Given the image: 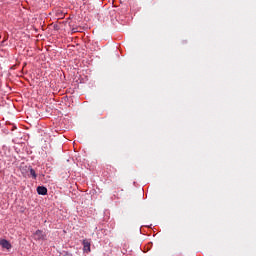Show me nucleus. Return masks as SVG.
<instances>
[{"label":"nucleus","instance_id":"obj_1","mask_svg":"<svg viewBox=\"0 0 256 256\" xmlns=\"http://www.w3.org/2000/svg\"><path fill=\"white\" fill-rule=\"evenodd\" d=\"M34 239L36 241H47V234H45L43 230H37L34 233Z\"/></svg>","mask_w":256,"mask_h":256},{"label":"nucleus","instance_id":"obj_2","mask_svg":"<svg viewBox=\"0 0 256 256\" xmlns=\"http://www.w3.org/2000/svg\"><path fill=\"white\" fill-rule=\"evenodd\" d=\"M83 247L85 253H90L91 252V241L88 239L83 240Z\"/></svg>","mask_w":256,"mask_h":256},{"label":"nucleus","instance_id":"obj_3","mask_svg":"<svg viewBox=\"0 0 256 256\" xmlns=\"http://www.w3.org/2000/svg\"><path fill=\"white\" fill-rule=\"evenodd\" d=\"M0 245L3 249H11V243L9 241H7L6 239H2L0 240Z\"/></svg>","mask_w":256,"mask_h":256},{"label":"nucleus","instance_id":"obj_4","mask_svg":"<svg viewBox=\"0 0 256 256\" xmlns=\"http://www.w3.org/2000/svg\"><path fill=\"white\" fill-rule=\"evenodd\" d=\"M37 193L38 195H45L47 193V188L44 186H38Z\"/></svg>","mask_w":256,"mask_h":256},{"label":"nucleus","instance_id":"obj_5","mask_svg":"<svg viewBox=\"0 0 256 256\" xmlns=\"http://www.w3.org/2000/svg\"><path fill=\"white\" fill-rule=\"evenodd\" d=\"M29 171L31 177H33V179H37V173L35 172V170L33 168H29Z\"/></svg>","mask_w":256,"mask_h":256},{"label":"nucleus","instance_id":"obj_6","mask_svg":"<svg viewBox=\"0 0 256 256\" xmlns=\"http://www.w3.org/2000/svg\"><path fill=\"white\" fill-rule=\"evenodd\" d=\"M63 256H73L71 253L66 252Z\"/></svg>","mask_w":256,"mask_h":256}]
</instances>
